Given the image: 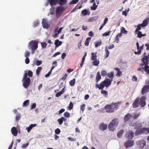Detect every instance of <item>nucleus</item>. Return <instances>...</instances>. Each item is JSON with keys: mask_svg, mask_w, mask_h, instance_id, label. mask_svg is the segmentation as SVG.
Instances as JSON below:
<instances>
[{"mask_svg": "<svg viewBox=\"0 0 149 149\" xmlns=\"http://www.w3.org/2000/svg\"><path fill=\"white\" fill-rule=\"evenodd\" d=\"M22 81L23 86L27 89L30 85L31 80L30 78L27 77V72L26 71H25Z\"/></svg>", "mask_w": 149, "mask_h": 149, "instance_id": "nucleus-1", "label": "nucleus"}, {"mask_svg": "<svg viewBox=\"0 0 149 149\" xmlns=\"http://www.w3.org/2000/svg\"><path fill=\"white\" fill-rule=\"evenodd\" d=\"M120 102L113 103L111 104L107 105L105 107V108L107 109L106 111L108 113H112L118 107V106Z\"/></svg>", "mask_w": 149, "mask_h": 149, "instance_id": "nucleus-2", "label": "nucleus"}, {"mask_svg": "<svg viewBox=\"0 0 149 149\" xmlns=\"http://www.w3.org/2000/svg\"><path fill=\"white\" fill-rule=\"evenodd\" d=\"M68 0H59L58 3L60 6L67 4ZM58 0H48V3L51 5V7L56 4Z\"/></svg>", "mask_w": 149, "mask_h": 149, "instance_id": "nucleus-3", "label": "nucleus"}, {"mask_svg": "<svg viewBox=\"0 0 149 149\" xmlns=\"http://www.w3.org/2000/svg\"><path fill=\"white\" fill-rule=\"evenodd\" d=\"M118 124V119L117 118L113 119L109 125V129L111 131H113L117 127Z\"/></svg>", "mask_w": 149, "mask_h": 149, "instance_id": "nucleus-4", "label": "nucleus"}, {"mask_svg": "<svg viewBox=\"0 0 149 149\" xmlns=\"http://www.w3.org/2000/svg\"><path fill=\"white\" fill-rule=\"evenodd\" d=\"M66 8L65 6H59L56 7V15L57 18H59L63 12Z\"/></svg>", "mask_w": 149, "mask_h": 149, "instance_id": "nucleus-5", "label": "nucleus"}, {"mask_svg": "<svg viewBox=\"0 0 149 149\" xmlns=\"http://www.w3.org/2000/svg\"><path fill=\"white\" fill-rule=\"evenodd\" d=\"M38 47V42L36 40L31 41L29 43L28 47L30 49L31 48L32 50H35Z\"/></svg>", "mask_w": 149, "mask_h": 149, "instance_id": "nucleus-6", "label": "nucleus"}, {"mask_svg": "<svg viewBox=\"0 0 149 149\" xmlns=\"http://www.w3.org/2000/svg\"><path fill=\"white\" fill-rule=\"evenodd\" d=\"M113 79H109L107 78H105L104 80L101 83L102 85L103 86L104 88L105 86L107 88L110 85Z\"/></svg>", "mask_w": 149, "mask_h": 149, "instance_id": "nucleus-7", "label": "nucleus"}, {"mask_svg": "<svg viewBox=\"0 0 149 149\" xmlns=\"http://www.w3.org/2000/svg\"><path fill=\"white\" fill-rule=\"evenodd\" d=\"M146 62L144 63H142L140 65V66H143L145 65L144 66V71L147 73L149 75V66L148 65V63L147 62L148 59H146Z\"/></svg>", "mask_w": 149, "mask_h": 149, "instance_id": "nucleus-8", "label": "nucleus"}, {"mask_svg": "<svg viewBox=\"0 0 149 149\" xmlns=\"http://www.w3.org/2000/svg\"><path fill=\"white\" fill-rule=\"evenodd\" d=\"M42 26L44 28L47 29L49 26V24L48 23L46 19H43L42 22Z\"/></svg>", "mask_w": 149, "mask_h": 149, "instance_id": "nucleus-9", "label": "nucleus"}, {"mask_svg": "<svg viewBox=\"0 0 149 149\" xmlns=\"http://www.w3.org/2000/svg\"><path fill=\"white\" fill-rule=\"evenodd\" d=\"M145 100V97L144 96H143L140 98L139 100V104H140L141 106L142 107H144L146 104Z\"/></svg>", "mask_w": 149, "mask_h": 149, "instance_id": "nucleus-10", "label": "nucleus"}, {"mask_svg": "<svg viewBox=\"0 0 149 149\" xmlns=\"http://www.w3.org/2000/svg\"><path fill=\"white\" fill-rule=\"evenodd\" d=\"M134 133L132 131H129L125 135V137L129 139H132L134 137Z\"/></svg>", "mask_w": 149, "mask_h": 149, "instance_id": "nucleus-11", "label": "nucleus"}, {"mask_svg": "<svg viewBox=\"0 0 149 149\" xmlns=\"http://www.w3.org/2000/svg\"><path fill=\"white\" fill-rule=\"evenodd\" d=\"M137 145L141 148H143L146 144V142L144 140L138 141L137 142Z\"/></svg>", "mask_w": 149, "mask_h": 149, "instance_id": "nucleus-12", "label": "nucleus"}, {"mask_svg": "<svg viewBox=\"0 0 149 149\" xmlns=\"http://www.w3.org/2000/svg\"><path fill=\"white\" fill-rule=\"evenodd\" d=\"M134 145V141L132 140H128L125 142V145L126 148L132 146Z\"/></svg>", "mask_w": 149, "mask_h": 149, "instance_id": "nucleus-13", "label": "nucleus"}, {"mask_svg": "<svg viewBox=\"0 0 149 149\" xmlns=\"http://www.w3.org/2000/svg\"><path fill=\"white\" fill-rule=\"evenodd\" d=\"M149 91V85H146L144 86L141 90V93L143 95L145 93Z\"/></svg>", "mask_w": 149, "mask_h": 149, "instance_id": "nucleus-14", "label": "nucleus"}, {"mask_svg": "<svg viewBox=\"0 0 149 149\" xmlns=\"http://www.w3.org/2000/svg\"><path fill=\"white\" fill-rule=\"evenodd\" d=\"M139 98L138 97H137L132 104V106L133 108H135L138 107L139 104Z\"/></svg>", "mask_w": 149, "mask_h": 149, "instance_id": "nucleus-15", "label": "nucleus"}, {"mask_svg": "<svg viewBox=\"0 0 149 149\" xmlns=\"http://www.w3.org/2000/svg\"><path fill=\"white\" fill-rule=\"evenodd\" d=\"M107 127V125L104 124V123H102L99 126V128L100 130L104 131L106 130Z\"/></svg>", "mask_w": 149, "mask_h": 149, "instance_id": "nucleus-16", "label": "nucleus"}, {"mask_svg": "<svg viewBox=\"0 0 149 149\" xmlns=\"http://www.w3.org/2000/svg\"><path fill=\"white\" fill-rule=\"evenodd\" d=\"M11 132L13 135L15 136H16L17 135V130L16 128L15 127H13L11 128Z\"/></svg>", "mask_w": 149, "mask_h": 149, "instance_id": "nucleus-17", "label": "nucleus"}, {"mask_svg": "<svg viewBox=\"0 0 149 149\" xmlns=\"http://www.w3.org/2000/svg\"><path fill=\"white\" fill-rule=\"evenodd\" d=\"M132 117V115L130 113L126 114L124 117V122H127L130 118Z\"/></svg>", "mask_w": 149, "mask_h": 149, "instance_id": "nucleus-18", "label": "nucleus"}, {"mask_svg": "<svg viewBox=\"0 0 149 149\" xmlns=\"http://www.w3.org/2000/svg\"><path fill=\"white\" fill-rule=\"evenodd\" d=\"M149 21V18H146L143 21L142 23L141 24V25L144 27L147 26L148 24Z\"/></svg>", "mask_w": 149, "mask_h": 149, "instance_id": "nucleus-19", "label": "nucleus"}, {"mask_svg": "<svg viewBox=\"0 0 149 149\" xmlns=\"http://www.w3.org/2000/svg\"><path fill=\"white\" fill-rule=\"evenodd\" d=\"M37 125L36 124H31L29 127H26V130H27V132H29L32 129V128L36 126Z\"/></svg>", "mask_w": 149, "mask_h": 149, "instance_id": "nucleus-20", "label": "nucleus"}, {"mask_svg": "<svg viewBox=\"0 0 149 149\" xmlns=\"http://www.w3.org/2000/svg\"><path fill=\"white\" fill-rule=\"evenodd\" d=\"M90 12L86 9L83 10L81 12L82 15L84 16L87 15H89L90 14Z\"/></svg>", "mask_w": 149, "mask_h": 149, "instance_id": "nucleus-21", "label": "nucleus"}, {"mask_svg": "<svg viewBox=\"0 0 149 149\" xmlns=\"http://www.w3.org/2000/svg\"><path fill=\"white\" fill-rule=\"evenodd\" d=\"M114 69L117 71L116 75L118 77H120L122 74V72L120 70V69L118 68H115Z\"/></svg>", "mask_w": 149, "mask_h": 149, "instance_id": "nucleus-22", "label": "nucleus"}, {"mask_svg": "<svg viewBox=\"0 0 149 149\" xmlns=\"http://www.w3.org/2000/svg\"><path fill=\"white\" fill-rule=\"evenodd\" d=\"M62 44V42L61 41H59L58 39L55 40L54 44L55 45V47H57L60 46Z\"/></svg>", "mask_w": 149, "mask_h": 149, "instance_id": "nucleus-23", "label": "nucleus"}, {"mask_svg": "<svg viewBox=\"0 0 149 149\" xmlns=\"http://www.w3.org/2000/svg\"><path fill=\"white\" fill-rule=\"evenodd\" d=\"M97 52L95 53L92 52L91 53V59L93 61L97 59V56L96 55Z\"/></svg>", "mask_w": 149, "mask_h": 149, "instance_id": "nucleus-24", "label": "nucleus"}, {"mask_svg": "<svg viewBox=\"0 0 149 149\" xmlns=\"http://www.w3.org/2000/svg\"><path fill=\"white\" fill-rule=\"evenodd\" d=\"M98 17L97 16L92 17L89 19L88 21L89 22H93L97 20L98 19Z\"/></svg>", "mask_w": 149, "mask_h": 149, "instance_id": "nucleus-25", "label": "nucleus"}, {"mask_svg": "<svg viewBox=\"0 0 149 149\" xmlns=\"http://www.w3.org/2000/svg\"><path fill=\"white\" fill-rule=\"evenodd\" d=\"M146 59H148L147 62L148 63V61L149 59V53L148 54V56H144V57L142 58V59L141 60L142 63H144L146 62Z\"/></svg>", "mask_w": 149, "mask_h": 149, "instance_id": "nucleus-26", "label": "nucleus"}, {"mask_svg": "<svg viewBox=\"0 0 149 149\" xmlns=\"http://www.w3.org/2000/svg\"><path fill=\"white\" fill-rule=\"evenodd\" d=\"M107 76L109 78H111V79H113L114 77V72L113 71H111L110 72L108 73L107 74Z\"/></svg>", "mask_w": 149, "mask_h": 149, "instance_id": "nucleus-27", "label": "nucleus"}, {"mask_svg": "<svg viewBox=\"0 0 149 149\" xmlns=\"http://www.w3.org/2000/svg\"><path fill=\"white\" fill-rule=\"evenodd\" d=\"M142 134H143V132L142 130V129L137 130H136L135 132V135L137 136Z\"/></svg>", "mask_w": 149, "mask_h": 149, "instance_id": "nucleus-28", "label": "nucleus"}, {"mask_svg": "<svg viewBox=\"0 0 149 149\" xmlns=\"http://www.w3.org/2000/svg\"><path fill=\"white\" fill-rule=\"evenodd\" d=\"M105 54L104 55V58H107L108 57L109 54V52L108 50L107 47H105Z\"/></svg>", "mask_w": 149, "mask_h": 149, "instance_id": "nucleus-29", "label": "nucleus"}, {"mask_svg": "<svg viewBox=\"0 0 149 149\" xmlns=\"http://www.w3.org/2000/svg\"><path fill=\"white\" fill-rule=\"evenodd\" d=\"M141 27H144L143 26H142L141 24H139L137 26V28L136 29L135 32L136 33L139 30H140L141 29Z\"/></svg>", "mask_w": 149, "mask_h": 149, "instance_id": "nucleus-30", "label": "nucleus"}, {"mask_svg": "<svg viewBox=\"0 0 149 149\" xmlns=\"http://www.w3.org/2000/svg\"><path fill=\"white\" fill-rule=\"evenodd\" d=\"M142 130L143 132V134H146L149 133V128L147 127H144L142 128Z\"/></svg>", "mask_w": 149, "mask_h": 149, "instance_id": "nucleus-31", "label": "nucleus"}, {"mask_svg": "<svg viewBox=\"0 0 149 149\" xmlns=\"http://www.w3.org/2000/svg\"><path fill=\"white\" fill-rule=\"evenodd\" d=\"M124 132V131L123 130H121L117 134V137L118 138H121L123 135Z\"/></svg>", "mask_w": 149, "mask_h": 149, "instance_id": "nucleus-32", "label": "nucleus"}, {"mask_svg": "<svg viewBox=\"0 0 149 149\" xmlns=\"http://www.w3.org/2000/svg\"><path fill=\"white\" fill-rule=\"evenodd\" d=\"M29 100H27L24 101L22 105L23 107H25L28 106L29 104Z\"/></svg>", "mask_w": 149, "mask_h": 149, "instance_id": "nucleus-33", "label": "nucleus"}, {"mask_svg": "<svg viewBox=\"0 0 149 149\" xmlns=\"http://www.w3.org/2000/svg\"><path fill=\"white\" fill-rule=\"evenodd\" d=\"M93 61L92 62L93 65L95 66H97L100 63L99 61L97 59Z\"/></svg>", "mask_w": 149, "mask_h": 149, "instance_id": "nucleus-34", "label": "nucleus"}, {"mask_svg": "<svg viewBox=\"0 0 149 149\" xmlns=\"http://www.w3.org/2000/svg\"><path fill=\"white\" fill-rule=\"evenodd\" d=\"M91 39V37H88L86 39L84 43L86 46H88L89 45V43Z\"/></svg>", "mask_w": 149, "mask_h": 149, "instance_id": "nucleus-35", "label": "nucleus"}, {"mask_svg": "<svg viewBox=\"0 0 149 149\" xmlns=\"http://www.w3.org/2000/svg\"><path fill=\"white\" fill-rule=\"evenodd\" d=\"M95 87L96 88H98L100 90H102L104 88V86L103 85H102L101 83H100V86H99L98 84H95Z\"/></svg>", "mask_w": 149, "mask_h": 149, "instance_id": "nucleus-36", "label": "nucleus"}, {"mask_svg": "<svg viewBox=\"0 0 149 149\" xmlns=\"http://www.w3.org/2000/svg\"><path fill=\"white\" fill-rule=\"evenodd\" d=\"M98 6L96 5L95 3V2L93 3L92 6L91 7V9L92 10H95L97 8Z\"/></svg>", "mask_w": 149, "mask_h": 149, "instance_id": "nucleus-37", "label": "nucleus"}, {"mask_svg": "<svg viewBox=\"0 0 149 149\" xmlns=\"http://www.w3.org/2000/svg\"><path fill=\"white\" fill-rule=\"evenodd\" d=\"M102 43V41L101 40H100L99 41H96L94 42V44H95V47H97L98 46H100Z\"/></svg>", "mask_w": 149, "mask_h": 149, "instance_id": "nucleus-38", "label": "nucleus"}, {"mask_svg": "<svg viewBox=\"0 0 149 149\" xmlns=\"http://www.w3.org/2000/svg\"><path fill=\"white\" fill-rule=\"evenodd\" d=\"M75 83V79H73L69 81V84L71 86H73Z\"/></svg>", "mask_w": 149, "mask_h": 149, "instance_id": "nucleus-39", "label": "nucleus"}, {"mask_svg": "<svg viewBox=\"0 0 149 149\" xmlns=\"http://www.w3.org/2000/svg\"><path fill=\"white\" fill-rule=\"evenodd\" d=\"M140 115V113H133L132 114V117L134 119H135L137 117H138Z\"/></svg>", "mask_w": 149, "mask_h": 149, "instance_id": "nucleus-40", "label": "nucleus"}, {"mask_svg": "<svg viewBox=\"0 0 149 149\" xmlns=\"http://www.w3.org/2000/svg\"><path fill=\"white\" fill-rule=\"evenodd\" d=\"M121 33L122 34V33L124 34H127V31H126L125 28L123 27H122L120 29Z\"/></svg>", "mask_w": 149, "mask_h": 149, "instance_id": "nucleus-41", "label": "nucleus"}, {"mask_svg": "<svg viewBox=\"0 0 149 149\" xmlns=\"http://www.w3.org/2000/svg\"><path fill=\"white\" fill-rule=\"evenodd\" d=\"M101 93L102 94L104 95V96L106 97L108 95V92L107 91L102 90L101 91Z\"/></svg>", "mask_w": 149, "mask_h": 149, "instance_id": "nucleus-42", "label": "nucleus"}, {"mask_svg": "<svg viewBox=\"0 0 149 149\" xmlns=\"http://www.w3.org/2000/svg\"><path fill=\"white\" fill-rule=\"evenodd\" d=\"M21 117V116L20 114L19 113H17L16 114V120L17 121L19 120Z\"/></svg>", "mask_w": 149, "mask_h": 149, "instance_id": "nucleus-43", "label": "nucleus"}, {"mask_svg": "<svg viewBox=\"0 0 149 149\" xmlns=\"http://www.w3.org/2000/svg\"><path fill=\"white\" fill-rule=\"evenodd\" d=\"M42 70V68L41 67H38L36 70V74L37 75H39L41 70Z\"/></svg>", "mask_w": 149, "mask_h": 149, "instance_id": "nucleus-44", "label": "nucleus"}, {"mask_svg": "<svg viewBox=\"0 0 149 149\" xmlns=\"http://www.w3.org/2000/svg\"><path fill=\"white\" fill-rule=\"evenodd\" d=\"M101 74L102 76L104 77L107 75V72L105 70H102L101 72Z\"/></svg>", "mask_w": 149, "mask_h": 149, "instance_id": "nucleus-45", "label": "nucleus"}, {"mask_svg": "<svg viewBox=\"0 0 149 149\" xmlns=\"http://www.w3.org/2000/svg\"><path fill=\"white\" fill-rule=\"evenodd\" d=\"M79 0H72L69 3V4H75L77 3Z\"/></svg>", "mask_w": 149, "mask_h": 149, "instance_id": "nucleus-46", "label": "nucleus"}, {"mask_svg": "<svg viewBox=\"0 0 149 149\" xmlns=\"http://www.w3.org/2000/svg\"><path fill=\"white\" fill-rule=\"evenodd\" d=\"M73 103L71 102H70L69 106L68 107V109L70 110H71L73 107Z\"/></svg>", "mask_w": 149, "mask_h": 149, "instance_id": "nucleus-47", "label": "nucleus"}, {"mask_svg": "<svg viewBox=\"0 0 149 149\" xmlns=\"http://www.w3.org/2000/svg\"><path fill=\"white\" fill-rule=\"evenodd\" d=\"M129 10V8H128L125 11H123L122 12V14L123 15H125V16H126L127 15V13L128 12Z\"/></svg>", "mask_w": 149, "mask_h": 149, "instance_id": "nucleus-48", "label": "nucleus"}, {"mask_svg": "<svg viewBox=\"0 0 149 149\" xmlns=\"http://www.w3.org/2000/svg\"><path fill=\"white\" fill-rule=\"evenodd\" d=\"M142 124L141 123H138L136 125L135 128L136 129H139L142 126Z\"/></svg>", "mask_w": 149, "mask_h": 149, "instance_id": "nucleus-49", "label": "nucleus"}, {"mask_svg": "<svg viewBox=\"0 0 149 149\" xmlns=\"http://www.w3.org/2000/svg\"><path fill=\"white\" fill-rule=\"evenodd\" d=\"M63 28V27H61L59 29H58V31H56L58 30V28H57L55 29V32H58V33H60L61 32Z\"/></svg>", "mask_w": 149, "mask_h": 149, "instance_id": "nucleus-50", "label": "nucleus"}, {"mask_svg": "<svg viewBox=\"0 0 149 149\" xmlns=\"http://www.w3.org/2000/svg\"><path fill=\"white\" fill-rule=\"evenodd\" d=\"M41 45L43 49L45 48L47 45V44L45 42H41Z\"/></svg>", "mask_w": 149, "mask_h": 149, "instance_id": "nucleus-51", "label": "nucleus"}, {"mask_svg": "<svg viewBox=\"0 0 149 149\" xmlns=\"http://www.w3.org/2000/svg\"><path fill=\"white\" fill-rule=\"evenodd\" d=\"M122 35L121 33H118L115 37V40H119V38H120Z\"/></svg>", "mask_w": 149, "mask_h": 149, "instance_id": "nucleus-52", "label": "nucleus"}, {"mask_svg": "<svg viewBox=\"0 0 149 149\" xmlns=\"http://www.w3.org/2000/svg\"><path fill=\"white\" fill-rule=\"evenodd\" d=\"M137 37L139 38H141L142 37V33L140 31H138L137 33Z\"/></svg>", "mask_w": 149, "mask_h": 149, "instance_id": "nucleus-53", "label": "nucleus"}, {"mask_svg": "<svg viewBox=\"0 0 149 149\" xmlns=\"http://www.w3.org/2000/svg\"><path fill=\"white\" fill-rule=\"evenodd\" d=\"M27 76L28 75L29 77H31L33 76V72L29 70L28 71V72H27Z\"/></svg>", "mask_w": 149, "mask_h": 149, "instance_id": "nucleus-54", "label": "nucleus"}, {"mask_svg": "<svg viewBox=\"0 0 149 149\" xmlns=\"http://www.w3.org/2000/svg\"><path fill=\"white\" fill-rule=\"evenodd\" d=\"M101 76L97 75L95 81L97 83L101 79Z\"/></svg>", "mask_w": 149, "mask_h": 149, "instance_id": "nucleus-55", "label": "nucleus"}, {"mask_svg": "<svg viewBox=\"0 0 149 149\" xmlns=\"http://www.w3.org/2000/svg\"><path fill=\"white\" fill-rule=\"evenodd\" d=\"M42 61L41 60H38L36 61V65L37 66H39L42 64Z\"/></svg>", "mask_w": 149, "mask_h": 149, "instance_id": "nucleus-56", "label": "nucleus"}, {"mask_svg": "<svg viewBox=\"0 0 149 149\" xmlns=\"http://www.w3.org/2000/svg\"><path fill=\"white\" fill-rule=\"evenodd\" d=\"M86 106L85 104H83L81 105L80 109L82 111V112H83L85 109V107Z\"/></svg>", "mask_w": 149, "mask_h": 149, "instance_id": "nucleus-57", "label": "nucleus"}, {"mask_svg": "<svg viewBox=\"0 0 149 149\" xmlns=\"http://www.w3.org/2000/svg\"><path fill=\"white\" fill-rule=\"evenodd\" d=\"M64 115L65 117L68 118L70 116V114L68 112H66L64 113Z\"/></svg>", "mask_w": 149, "mask_h": 149, "instance_id": "nucleus-58", "label": "nucleus"}, {"mask_svg": "<svg viewBox=\"0 0 149 149\" xmlns=\"http://www.w3.org/2000/svg\"><path fill=\"white\" fill-rule=\"evenodd\" d=\"M30 55V53L29 52L26 51V52L24 54L25 57L26 58H28Z\"/></svg>", "mask_w": 149, "mask_h": 149, "instance_id": "nucleus-59", "label": "nucleus"}, {"mask_svg": "<svg viewBox=\"0 0 149 149\" xmlns=\"http://www.w3.org/2000/svg\"><path fill=\"white\" fill-rule=\"evenodd\" d=\"M61 118H60L57 120V121L58 122L59 124L60 125H61L62 124L63 122L62 119Z\"/></svg>", "mask_w": 149, "mask_h": 149, "instance_id": "nucleus-60", "label": "nucleus"}, {"mask_svg": "<svg viewBox=\"0 0 149 149\" xmlns=\"http://www.w3.org/2000/svg\"><path fill=\"white\" fill-rule=\"evenodd\" d=\"M55 132L56 134H58L60 133L61 131L59 128H57L55 130Z\"/></svg>", "mask_w": 149, "mask_h": 149, "instance_id": "nucleus-61", "label": "nucleus"}, {"mask_svg": "<svg viewBox=\"0 0 149 149\" xmlns=\"http://www.w3.org/2000/svg\"><path fill=\"white\" fill-rule=\"evenodd\" d=\"M39 24V21L38 20H37L35 21L34 23V26L36 27L38 26Z\"/></svg>", "mask_w": 149, "mask_h": 149, "instance_id": "nucleus-62", "label": "nucleus"}, {"mask_svg": "<svg viewBox=\"0 0 149 149\" xmlns=\"http://www.w3.org/2000/svg\"><path fill=\"white\" fill-rule=\"evenodd\" d=\"M36 104L35 103H33L31 106V109H33L35 108L36 107Z\"/></svg>", "mask_w": 149, "mask_h": 149, "instance_id": "nucleus-63", "label": "nucleus"}, {"mask_svg": "<svg viewBox=\"0 0 149 149\" xmlns=\"http://www.w3.org/2000/svg\"><path fill=\"white\" fill-rule=\"evenodd\" d=\"M144 68H139L138 69V70L140 71L141 73L143 72V70H144Z\"/></svg>", "mask_w": 149, "mask_h": 149, "instance_id": "nucleus-64", "label": "nucleus"}]
</instances>
